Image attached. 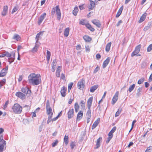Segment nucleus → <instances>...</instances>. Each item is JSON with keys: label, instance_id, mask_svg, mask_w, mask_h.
<instances>
[{"label": "nucleus", "instance_id": "obj_41", "mask_svg": "<svg viewBox=\"0 0 152 152\" xmlns=\"http://www.w3.org/2000/svg\"><path fill=\"white\" fill-rule=\"evenodd\" d=\"M52 115H48V120L47 121V123L48 124H49V123L51 121H52Z\"/></svg>", "mask_w": 152, "mask_h": 152}, {"label": "nucleus", "instance_id": "obj_32", "mask_svg": "<svg viewBox=\"0 0 152 152\" xmlns=\"http://www.w3.org/2000/svg\"><path fill=\"white\" fill-rule=\"evenodd\" d=\"M111 45V42H109L107 44L105 48V50L106 51L108 52L110 50Z\"/></svg>", "mask_w": 152, "mask_h": 152}, {"label": "nucleus", "instance_id": "obj_18", "mask_svg": "<svg viewBox=\"0 0 152 152\" xmlns=\"http://www.w3.org/2000/svg\"><path fill=\"white\" fill-rule=\"evenodd\" d=\"M77 87L80 89H82L84 87V84L83 81H80L78 83Z\"/></svg>", "mask_w": 152, "mask_h": 152}, {"label": "nucleus", "instance_id": "obj_45", "mask_svg": "<svg viewBox=\"0 0 152 152\" xmlns=\"http://www.w3.org/2000/svg\"><path fill=\"white\" fill-rule=\"evenodd\" d=\"M152 50V43L150 44L147 48V51L150 52Z\"/></svg>", "mask_w": 152, "mask_h": 152}, {"label": "nucleus", "instance_id": "obj_23", "mask_svg": "<svg viewBox=\"0 0 152 152\" xmlns=\"http://www.w3.org/2000/svg\"><path fill=\"white\" fill-rule=\"evenodd\" d=\"M66 90L64 87H63L61 88V96L63 97H64L66 95Z\"/></svg>", "mask_w": 152, "mask_h": 152}, {"label": "nucleus", "instance_id": "obj_52", "mask_svg": "<svg viewBox=\"0 0 152 152\" xmlns=\"http://www.w3.org/2000/svg\"><path fill=\"white\" fill-rule=\"evenodd\" d=\"M5 53L6 56L7 57L9 58L10 57L12 56V54L10 53H9L8 52L5 51Z\"/></svg>", "mask_w": 152, "mask_h": 152}, {"label": "nucleus", "instance_id": "obj_44", "mask_svg": "<svg viewBox=\"0 0 152 152\" xmlns=\"http://www.w3.org/2000/svg\"><path fill=\"white\" fill-rule=\"evenodd\" d=\"M145 152H152V147L150 146L148 147L146 150Z\"/></svg>", "mask_w": 152, "mask_h": 152}, {"label": "nucleus", "instance_id": "obj_20", "mask_svg": "<svg viewBox=\"0 0 152 152\" xmlns=\"http://www.w3.org/2000/svg\"><path fill=\"white\" fill-rule=\"evenodd\" d=\"M102 137H99L96 140V147L94 148L95 149H97L100 146V142L102 140Z\"/></svg>", "mask_w": 152, "mask_h": 152}, {"label": "nucleus", "instance_id": "obj_58", "mask_svg": "<svg viewBox=\"0 0 152 152\" xmlns=\"http://www.w3.org/2000/svg\"><path fill=\"white\" fill-rule=\"evenodd\" d=\"M122 22V21L121 20L119 21L116 24V26L117 27L119 26Z\"/></svg>", "mask_w": 152, "mask_h": 152}, {"label": "nucleus", "instance_id": "obj_39", "mask_svg": "<svg viewBox=\"0 0 152 152\" xmlns=\"http://www.w3.org/2000/svg\"><path fill=\"white\" fill-rule=\"evenodd\" d=\"M135 87V85L134 84H133L132 85H131L130 86L128 90L129 92H131L134 88Z\"/></svg>", "mask_w": 152, "mask_h": 152}, {"label": "nucleus", "instance_id": "obj_1", "mask_svg": "<svg viewBox=\"0 0 152 152\" xmlns=\"http://www.w3.org/2000/svg\"><path fill=\"white\" fill-rule=\"evenodd\" d=\"M28 81L30 85L37 86L41 83V76L39 74L31 73L28 76Z\"/></svg>", "mask_w": 152, "mask_h": 152}, {"label": "nucleus", "instance_id": "obj_17", "mask_svg": "<svg viewBox=\"0 0 152 152\" xmlns=\"http://www.w3.org/2000/svg\"><path fill=\"white\" fill-rule=\"evenodd\" d=\"M110 61V58L109 57H108L104 61L102 64V67L103 68H104L106 67V66L109 63Z\"/></svg>", "mask_w": 152, "mask_h": 152}, {"label": "nucleus", "instance_id": "obj_6", "mask_svg": "<svg viewBox=\"0 0 152 152\" xmlns=\"http://www.w3.org/2000/svg\"><path fill=\"white\" fill-rule=\"evenodd\" d=\"M141 45H137L135 48V50L132 53L131 56L132 57H133L137 55L140 51Z\"/></svg>", "mask_w": 152, "mask_h": 152}, {"label": "nucleus", "instance_id": "obj_63", "mask_svg": "<svg viewBox=\"0 0 152 152\" xmlns=\"http://www.w3.org/2000/svg\"><path fill=\"white\" fill-rule=\"evenodd\" d=\"M70 146L71 149H73L75 146V144L73 142H72L70 144Z\"/></svg>", "mask_w": 152, "mask_h": 152}, {"label": "nucleus", "instance_id": "obj_19", "mask_svg": "<svg viewBox=\"0 0 152 152\" xmlns=\"http://www.w3.org/2000/svg\"><path fill=\"white\" fill-rule=\"evenodd\" d=\"M100 121V118H98L94 122L92 127V129H94L98 125Z\"/></svg>", "mask_w": 152, "mask_h": 152}, {"label": "nucleus", "instance_id": "obj_61", "mask_svg": "<svg viewBox=\"0 0 152 152\" xmlns=\"http://www.w3.org/2000/svg\"><path fill=\"white\" fill-rule=\"evenodd\" d=\"M9 104V101H7L5 103V104L4 105V108H5L7 107V106Z\"/></svg>", "mask_w": 152, "mask_h": 152}, {"label": "nucleus", "instance_id": "obj_4", "mask_svg": "<svg viewBox=\"0 0 152 152\" xmlns=\"http://www.w3.org/2000/svg\"><path fill=\"white\" fill-rule=\"evenodd\" d=\"M116 129V127L115 126L110 131L108 134V137L107 138V140L106 141V142L108 143L110 140L111 139L113 136V133L115 131Z\"/></svg>", "mask_w": 152, "mask_h": 152}, {"label": "nucleus", "instance_id": "obj_46", "mask_svg": "<svg viewBox=\"0 0 152 152\" xmlns=\"http://www.w3.org/2000/svg\"><path fill=\"white\" fill-rule=\"evenodd\" d=\"M121 109H118V111L116 112V113L115 114V117H117L119 116V115H120V113H121Z\"/></svg>", "mask_w": 152, "mask_h": 152}, {"label": "nucleus", "instance_id": "obj_51", "mask_svg": "<svg viewBox=\"0 0 152 152\" xmlns=\"http://www.w3.org/2000/svg\"><path fill=\"white\" fill-rule=\"evenodd\" d=\"M136 122V120H134L133 121L132 124V126L131 129H130L129 132H130L133 129L134 126V124Z\"/></svg>", "mask_w": 152, "mask_h": 152}, {"label": "nucleus", "instance_id": "obj_36", "mask_svg": "<svg viewBox=\"0 0 152 152\" xmlns=\"http://www.w3.org/2000/svg\"><path fill=\"white\" fill-rule=\"evenodd\" d=\"M82 48L81 46L80 45H79L77 46V50H79V51L77 52L78 54H80V52L82 50Z\"/></svg>", "mask_w": 152, "mask_h": 152}, {"label": "nucleus", "instance_id": "obj_31", "mask_svg": "<svg viewBox=\"0 0 152 152\" xmlns=\"http://www.w3.org/2000/svg\"><path fill=\"white\" fill-rule=\"evenodd\" d=\"M0 144H2L3 145H5L6 144V142L3 139V136L0 135Z\"/></svg>", "mask_w": 152, "mask_h": 152}, {"label": "nucleus", "instance_id": "obj_15", "mask_svg": "<svg viewBox=\"0 0 152 152\" xmlns=\"http://www.w3.org/2000/svg\"><path fill=\"white\" fill-rule=\"evenodd\" d=\"M93 97L91 96L89 98L87 102V105L88 109H90L92 103L93 101Z\"/></svg>", "mask_w": 152, "mask_h": 152}, {"label": "nucleus", "instance_id": "obj_40", "mask_svg": "<svg viewBox=\"0 0 152 152\" xmlns=\"http://www.w3.org/2000/svg\"><path fill=\"white\" fill-rule=\"evenodd\" d=\"M18 9V6L17 5H16V6H15L13 8V9L12 10V14H13L15 12H16L17 11Z\"/></svg>", "mask_w": 152, "mask_h": 152}, {"label": "nucleus", "instance_id": "obj_11", "mask_svg": "<svg viewBox=\"0 0 152 152\" xmlns=\"http://www.w3.org/2000/svg\"><path fill=\"white\" fill-rule=\"evenodd\" d=\"M15 95L22 99H23L26 98L25 95L20 91L16 92Z\"/></svg>", "mask_w": 152, "mask_h": 152}, {"label": "nucleus", "instance_id": "obj_26", "mask_svg": "<svg viewBox=\"0 0 152 152\" xmlns=\"http://www.w3.org/2000/svg\"><path fill=\"white\" fill-rule=\"evenodd\" d=\"M69 31V28H67L65 29L64 32V35L65 37H66L68 36Z\"/></svg>", "mask_w": 152, "mask_h": 152}, {"label": "nucleus", "instance_id": "obj_43", "mask_svg": "<svg viewBox=\"0 0 152 152\" xmlns=\"http://www.w3.org/2000/svg\"><path fill=\"white\" fill-rule=\"evenodd\" d=\"M144 81V79L143 77H141V78L138 81L137 83L139 84H141Z\"/></svg>", "mask_w": 152, "mask_h": 152}, {"label": "nucleus", "instance_id": "obj_14", "mask_svg": "<svg viewBox=\"0 0 152 152\" xmlns=\"http://www.w3.org/2000/svg\"><path fill=\"white\" fill-rule=\"evenodd\" d=\"M8 10V7L7 5L3 7V10L1 12V15L3 16H5L7 14Z\"/></svg>", "mask_w": 152, "mask_h": 152}, {"label": "nucleus", "instance_id": "obj_16", "mask_svg": "<svg viewBox=\"0 0 152 152\" xmlns=\"http://www.w3.org/2000/svg\"><path fill=\"white\" fill-rule=\"evenodd\" d=\"M39 42L38 41L37 42V41H36L35 46L32 50V52H36L37 50V49L39 46Z\"/></svg>", "mask_w": 152, "mask_h": 152}, {"label": "nucleus", "instance_id": "obj_27", "mask_svg": "<svg viewBox=\"0 0 152 152\" xmlns=\"http://www.w3.org/2000/svg\"><path fill=\"white\" fill-rule=\"evenodd\" d=\"M83 38L86 42H89L91 40V38L88 35H85L84 36Z\"/></svg>", "mask_w": 152, "mask_h": 152}, {"label": "nucleus", "instance_id": "obj_62", "mask_svg": "<svg viewBox=\"0 0 152 152\" xmlns=\"http://www.w3.org/2000/svg\"><path fill=\"white\" fill-rule=\"evenodd\" d=\"M79 8L80 10H82L84 9V4H82L79 6Z\"/></svg>", "mask_w": 152, "mask_h": 152}, {"label": "nucleus", "instance_id": "obj_34", "mask_svg": "<svg viewBox=\"0 0 152 152\" xmlns=\"http://www.w3.org/2000/svg\"><path fill=\"white\" fill-rule=\"evenodd\" d=\"M42 32L41 31L37 34L35 37V39L37 42L38 41L39 38H40L41 36H42Z\"/></svg>", "mask_w": 152, "mask_h": 152}, {"label": "nucleus", "instance_id": "obj_13", "mask_svg": "<svg viewBox=\"0 0 152 152\" xmlns=\"http://www.w3.org/2000/svg\"><path fill=\"white\" fill-rule=\"evenodd\" d=\"M92 22L98 28H100L101 26V23L98 20L94 19L92 20Z\"/></svg>", "mask_w": 152, "mask_h": 152}, {"label": "nucleus", "instance_id": "obj_7", "mask_svg": "<svg viewBox=\"0 0 152 152\" xmlns=\"http://www.w3.org/2000/svg\"><path fill=\"white\" fill-rule=\"evenodd\" d=\"M119 91H117L116 92L114 95L112 99L111 103L112 104H114L117 101L118 97Z\"/></svg>", "mask_w": 152, "mask_h": 152}, {"label": "nucleus", "instance_id": "obj_35", "mask_svg": "<svg viewBox=\"0 0 152 152\" xmlns=\"http://www.w3.org/2000/svg\"><path fill=\"white\" fill-rule=\"evenodd\" d=\"M85 101L83 100H82L79 103L81 107L83 109L85 108Z\"/></svg>", "mask_w": 152, "mask_h": 152}, {"label": "nucleus", "instance_id": "obj_55", "mask_svg": "<svg viewBox=\"0 0 152 152\" xmlns=\"http://www.w3.org/2000/svg\"><path fill=\"white\" fill-rule=\"evenodd\" d=\"M86 23L85 22V20H81L80 22L79 23L80 24H82L83 25H85V24H86Z\"/></svg>", "mask_w": 152, "mask_h": 152}, {"label": "nucleus", "instance_id": "obj_10", "mask_svg": "<svg viewBox=\"0 0 152 152\" xmlns=\"http://www.w3.org/2000/svg\"><path fill=\"white\" fill-rule=\"evenodd\" d=\"M46 14L45 13H44L40 16L38 21V24L39 25H40L42 23L44 19L46 17Z\"/></svg>", "mask_w": 152, "mask_h": 152}, {"label": "nucleus", "instance_id": "obj_8", "mask_svg": "<svg viewBox=\"0 0 152 152\" xmlns=\"http://www.w3.org/2000/svg\"><path fill=\"white\" fill-rule=\"evenodd\" d=\"M8 66H7L5 68H3L1 71L0 73V77H3L5 76L7 73V71L8 70Z\"/></svg>", "mask_w": 152, "mask_h": 152}, {"label": "nucleus", "instance_id": "obj_54", "mask_svg": "<svg viewBox=\"0 0 152 152\" xmlns=\"http://www.w3.org/2000/svg\"><path fill=\"white\" fill-rule=\"evenodd\" d=\"M58 142V141L57 140H55L54 142H53L52 143V146L54 147H55L57 145Z\"/></svg>", "mask_w": 152, "mask_h": 152}, {"label": "nucleus", "instance_id": "obj_48", "mask_svg": "<svg viewBox=\"0 0 152 152\" xmlns=\"http://www.w3.org/2000/svg\"><path fill=\"white\" fill-rule=\"evenodd\" d=\"M73 85L72 83H70L69 84L68 86V91L69 92L70 91L72 86Z\"/></svg>", "mask_w": 152, "mask_h": 152}, {"label": "nucleus", "instance_id": "obj_57", "mask_svg": "<svg viewBox=\"0 0 152 152\" xmlns=\"http://www.w3.org/2000/svg\"><path fill=\"white\" fill-rule=\"evenodd\" d=\"M90 50V47L88 45L86 46V51L87 52H89Z\"/></svg>", "mask_w": 152, "mask_h": 152}, {"label": "nucleus", "instance_id": "obj_42", "mask_svg": "<svg viewBox=\"0 0 152 152\" xmlns=\"http://www.w3.org/2000/svg\"><path fill=\"white\" fill-rule=\"evenodd\" d=\"M142 90V87H139L138 89L137 90V95L138 96H139L141 94L140 92H141Z\"/></svg>", "mask_w": 152, "mask_h": 152}, {"label": "nucleus", "instance_id": "obj_28", "mask_svg": "<svg viewBox=\"0 0 152 152\" xmlns=\"http://www.w3.org/2000/svg\"><path fill=\"white\" fill-rule=\"evenodd\" d=\"M90 6L89 7V9L92 10L94 7L95 6V4L94 2L90 0Z\"/></svg>", "mask_w": 152, "mask_h": 152}, {"label": "nucleus", "instance_id": "obj_5", "mask_svg": "<svg viewBox=\"0 0 152 152\" xmlns=\"http://www.w3.org/2000/svg\"><path fill=\"white\" fill-rule=\"evenodd\" d=\"M46 109L47 113L48 115H53V113L52 112V109L50 107L49 101H47L46 104Z\"/></svg>", "mask_w": 152, "mask_h": 152}, {"label": "nucleus", "instance_id": "obj_53", "mask_svg": "<svg viewBox=\"0 0 152 152\" xmlns=\"http://www.w3.org/2000/svg\"><path fill=\"white\" fill-rule=\"evenodd\" d=\"M99 67L98 66H97L94 71V73H95L97 72L99 70Z\"/></svg>", "mask_w": 152, "mask_h": 152}, {"label": "nucleus", "instance_id": "obj_25", "mask_svg": "<svg viewBox=\"0 0 152 152\" xmlns=\"http://www.w3.org/2000/svg\"><path fill=\"white\" fill-rule=\"evenodd\" d=\"M123 6H122L119 9V10H118L116 15V18L118 17L119 16L121 15V14L123 10Z\"/></svg>", "mask_w": 152, "mask_h": 152}, {"label": "nucleus", "instance_id": "obj_3", "mask_svg": "<svg viewBox=\"0 0 152 152\" xmlns=\"http://www.w3.org/2000/svg\"><path fill=\"white\" fill-rule=\"evenodd\" d=\"M55 12H56V14L57 15L58 20H59L61 18V14L60 12V9L58 6H57L56 7L53 8L52 11V15H54Z\"/></svg>", "mask_w": 152, "mask_h": 152}, {"label": "nucleus", "instance_id": "obj_64", "mask_svg": "<svg viewBox=\"0 0 152 152\" xmlns=\"http://www.w3.org/2000/svg\"><path fill=\"white\" fill-rule=\"evenodd\" d=\"M148 80L149 82H151L152 81V73L151 74L149 77Z\"/></svg>", "mask_w": 152, "mask_h": 152}, {"label": "nucleus", "instance_id": "obj_50", "mask_svg": "<svg viewBox=\"0 0 152 152\" xmlns=\"http://www.w3.org/2000/svg\"><path fill=\"white\" fill-rule=\"evenodd\" d=\"M4 145L2 144H0V152H3L4 148Z\"/></svg>", "mask_w": 152, "mask_h": 152}, {"label": "nucleus", "instance_id": "obj_29", "mask_svg": "<svg viewBox=\"0 0 152 152\" xmlns=\"http://www.w3.org/2000/svg\"><path fill=\"white\" fill-rule=\"evenodd\" d=\"M12 39L18 41L20 39V37L19 35L17 34H15L14 35Z\"/></svg>", "mask_w": 152, "mask_h": 152}, {"label": "nucleus", "instance_id": "obj_47", "mask_svg": "<svg viewBox=\"0 0 152 152\" xmlns=\"http://www.w3.org/2000/svg\"><path fill=\"white\" fill-rule=\"evenodd\" d=\"M57 64V61L56 59H53L51 64V66H56Z\"/></svg>", "mask_w": 152, "mask_h": 152}, {"label": "nucleus", "instance_id": "obj_59", "mask_svg": "<svg viewBox=\"0 0 152 152\" xmlns=\"http://www.w3.org/2000/svg\"><path fill=\"white\" fill-rule=\"evenodd\" d=\"M65 77L63 73L61 74V79L62 80H64Z\"/></svg>", "mask_w": 152, "mask_h": 152}, {"label": "nucleus", "instance_id": "obj_37", "mask_svg": "<svg viewBox=\"0 0 152 152\" xmlns=\"http://www.w3.org/2000/svg\"><path fill=\"white\" fill-rule=\"evenodd\" d=\"M86 116L87 117H91V112L90 109H88V110L87 111L86 114Z\"/></svg>", "mask_w": 152, "mask_h": 152}, {"label": "nucleus", "instance_id": "obj_49", "mask_svg": "<svg viewBox=\"0 0 152 152\" xmlns=\"http://www.w3.org/2000/svg\"><path fill=\"white\" fill-rule=\"evenodd\" d=\"M13 58H12L11 57L8 58V61L9 62L10 64H11L14 61L15 59Z\"/></svg>", "mask_w": 152, "mask_h": 152}, {"label": "nucleus", "instance_id": "obj_24", "mask_svg": "<svg viewBox=\"0 0 152 152\" xmlns=\"http://www.w3.org/2000/svg\"><path fill=\"white\" fill-rule=\"evenodd\" d=\"M85 26L86 27L91 31H94L95 29L93 28L91 25L88 23H87L86 24H85Z\"/></svg>", "mask_w": 152, "mask_h": 152}, {"label": "nucleus", "instance_id": "obj_60", "mask_svg": "<svg viewBox=\"0 0 152 152\" xmlns=\"http://www.w3.org/2000/svg\"><path fill=\"white\" fill-rule=\"evenodd\" d=\"M61 66H58V67L57 69L56 70V71L60 72V71L61 70Z\"/></svg>", "mask_w": 152, "mask_h": 152}, {"label": "nucleus", "instance_id": "obj_2", "mask_svg": "<svg viewBox=\"0 0 152 152\" xmlns=\"http://www.w3.org/2000/svg\"><path fill=\"white\" fill-rule=\"evenodd\" d=\"M12 110L13 112L16 114L21 113L22 108L21 106L18 104H15L12 107Z\"/></svg>", "mask_w": 152, "mask_h": 152}, {"label": "nucleus", "instance_id": "obj_21", "mask_svg": "<svg viewBox=\"0 0 152 152\" xmlns=\"http://www.w3.org/2000/svg\"><path fill=\"white\" fill-rule=\"evenodd\" d=\"M146 16V13H145L141 17L140 20L138 21L139 23H141L143 22L145 19Z\"/></svg>", "mask_w": 152, "mask_h": 152}, {"label": "nucleus", "instance_id": "obj_9", "mask_svg": "<svg viewBox=\"0 0 152 152\" xmlns=\"http://www.w3.org/2000/svg\"><path fill=\"white\" fill-rule=\"evenodd\" d=\"M21 91L22 92L26 94H28L30 95L31 93V90L27 87L22 88Z\"/></svg>", "mask_w": 152, "mask_h": 152}, {"label": "nucleus", "instance_id": "obj_12", "mask_svg": "<svg viewBox=\"0 0 152 152\" xmlns=\"http://www.w3.org/2000/svg\"><path fill=\"white\" fill-rule=\"evenodd\" d=\"M83 115V111L82 110L79 111L77 115V121H80L82 118Z\"/></svg>", "mask_w": 152, "mask_h": 152}, {"label": "nucleus", "instance_id": "obj_30", "mask_svg": "<svg viewBox=\"0 0 152 152\" xmlns=\"http://www.w3.org/2000/svg\"><path fill=\"white\" fill-rule=\"evenodd\" d=\"M98 87V85H96L92 86L90 89V92H93L96 90V89Z\"/></svg>", "mask_w": 152, "mask_h": 152}, {"label": "nucleus", "instance_id": "obj_56", "mask_svg": "<svg viewBox=\"0 0 152 152\" xmlns=\"http://www.w3.org/2000/svg\"><path fill=\"white\" fill-rule=\"evenodd\" d=\"M0 82H1V83L4 85L6 83V80L5 79H3L2 80H0Z\"/></svg>", "mask_w": 152, "mask_h": 152}, {"label": "nucleus", "instance_id": "obj_22", "mask_svg": "<svg viewBox=\"0 0 152 152\" xmlns=\"http://www.w3.org/2000/svg\"><path fill=\"white\" fill-rule=\"evenodd\" d=\"M74 110L72 109L69 110L68 113V118H71L73 116Z\"/></svg>", "mask_w": 152, "mask_h": 152}, {"label": "nucleus", "instance_id": "obj_33", "mask_svg": "<svg viewBox=\"0 0 152 152\" xmlns=\"http://www.w3.org/2000/svg\"><path fill=\"white\" fill-rule=\"evenodd\" d=\"M68 135H65L64 138V142L66 145H67L68 143Z\"/></svg>", "mask_w": 152, "mask_h": 152}, {"label": "nucleus", "instance_id": "obj_38", "mask_svg": "<svg viewBox=\"0 0 152 152\" xmlns=\"http://www.w3.org/2000/svg\"><path fill=\"white\" fill-rule=\"evenodd\" d=\"M51 55L50 52L48 50H47V61H49Z\"/></svg>", "mask_w": 152, "mask_h": 152}]
</instances>
